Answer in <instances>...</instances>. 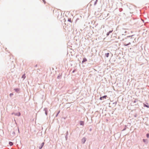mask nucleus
<instances>
[{
  "label": "nucleus",
  "mask_w": 149,
  "mask_h": 149,
  "mask_svg": "<svg viewBox=\"0 0 149 149\" xmlns=\"http://www.w3.org/2000/svg\"><path fill=\"white\" fill-rule=\"evenodd\" d=\"M124 45L126 46L129 45L130 44V42H129V41H128L127 40H125L123 43Z\"/></svg>",
  "instance_id": "1"
},
{
  "label": "nucleus",
  "mask_w": 149,
  "mask_h": 149,
  "mask_svg": "<svg viewBox=\"0 0 149 149\" xmlns=\"http://www.w3.org/2000/svg\"><path fill=\"white\" fill-rule=\"evenodd\" d=\"M107 97V95H104L103 96L100 97V99L101 100H102L103 99V98L106 99V97Z\"/></svg>",
  "instance_id": "2"
},
{
  "label": "nucleus",
  "mask_w": 149,
  "mask_h": 149,
  "mask_svg": "<svg viewBox=\"0 0 149 149\" xmlns=\"http://www.w3.org/2000/svg\"><path fill=\"white\" fill-rule=\"evenodd\" d=\"M44 142L42 143L40 146H39V149H41L44 145Z\"/></svg>",
  "instance_id": "3"
},
{
  "label": "nucleus",
  "mask_w": 149,
  "mask_h": 149,
  "mask_svg": "<svg viewBox=\"0 0 149 149\" xmlns=\"http://www.w3.org/2000/svg\"><path fill=\"white\" fill-rule=\"evenodd\" d=\"M87 61V60L86 59V58H83V61L82 62V63H83Z\"/></svg>",
  "instance_id": "4"
},
{
  "label": "nucleus",
  "mask_w": 149,
  "mask_h": 149,
  "mask_svg": "<svg viewBox=\"0 0 149 149\" xmlns=\"http://www.w3.org/2000/svg\"><path fill=\"white\" fill-rule=\"evenodd\" d=\"M109 53H108L105 54V56L107 57H108L109 56Z\"/></svg>",
  "instance_id": "5"
},
{
  "label": "nucleus",
  "mask_w": 149,
  "mask_h": 149,
  "mask_svg": "<svg viewBox=\"0 0 149 149\" xmlns=\"http://www.w3.org/2000/svg\"><path fill=\"white\" fill-rule=\"evenodd\" d=\"M26 77L25 76V74H24L22 76V78H23L24 79H25Z\"/></svg>",
  "instance_id": "6"
},
{
  "label": "nucleus",
  "mask_w": 149,
  "mask_h": 149,
  "mask_svg": "<svg viewBox=\"0 0 149 149\" xmlns=\"http://www.w3.org/2000/svg\"><path fill=\"white\" fill-rule=\"evenodd\" d=\"M84 124V123L83 121H81L80 122V125H83Z\"/></svg>",
  "instance_id": "7"
},
{
  "label": "nucleus",
  "mask_w": 149,
  "mask_h": 149,
  "mask_svg": "<svg viewBox=\"0 0 149 149\" xmlns=\"http://www.w3.org/2000/svg\"><path fill=\"white\" fill-rule=\"evenodd\" d=\"M13 143L12 142H10L9 143V144L10 146H11L12 145H13Z\"/></svg>",
  "instance_id": "8"
},
{
  "label": "nucleus",
  "mask_w": 149,
  "mask_h": 149,
  "mask_svg": "<svg viewBox=\"0 0 149 149\" xmlns=\"http://www.w3.org/2000/svg\"><path fill=\"white\" fill-rule=\"evenodd\" d=\"M144 107H147V108H149V106L146 105L145 104H144Z\"/></svg>",
  "instance_id": "9"
},
{
  "label": "nucleus",
  "mask_w": 149,
  "mask_h": 149,
  "mask_svg": "<svg viewBox=\"0 0 149 149\" xmlns=\"http://www.w3.org/2000/svg\"><path fill=\"white\" fill-rule=\"evenodd\" d=\"M146 136L148 138L149 137V134H147L146 135Z\"/></svg>",
  "instance_id": "10"
},
{
  "label": "nucleus",
  "mask_w": 149,
  "mask_h": 149,
  "mask_svg": "<svg viewBox=\"0 0 149 149\" xmlns=\"http://www.w3.org/2000/svg\"><path fill=\"white\" fill-rule=\"evenodd\" d=\"M14 90L16 91H19V90L18 89H15Z\"/></svg>",
  "instance_id": "11"
},
{
  "label": "nucleus",
  "mask_w": 149,
  "mask_h": 149,
  "mask_svg": "<svg viewBox=\"0 0 149 149\" xmlns=\"http://www.w3.org/2000/svg\"><path fill=\"white\" fill-rule=\"evenodd\" d=\"M113 31V30H111V31H109L108 32L109 33H111Z\"/></svg>",
  "instance_id": "12"
},
{
  "label": "nucleus",
  "mask_w": 149,
  "mask_h": 149,
  "mask_svg": "<svg viewBox=\"0 0 149 149\" xmlns=\"http://www.w3.org/2000/svg\"><path fill=\"white\" fill-rule=\"evenodd\" d=\"M146 139H143V141L144 142H146Z\"/></svg>",
  "instance_id": "13"
},
{
  "label": "nucleus",
  "mask_w": 149,
  "mask_h": 149,
  "mask_svg": "<svg viewBox=\"0 0 149 149\" xmlns=\"http://www.w3.org/2000/svg\"><path fill=\"white\" fill-rule=\"evenodd\" d=\"M68 21L71 22H72V21H71V19H68Z\"/></svg>",
  "instance_id": "14"
},
{
  "label": "nucleus",
  "mask_w": 149,
  "mask_h": 149,
  "mask_svg": "<svg viewBox=\"0 0 149 149\" xmlns=\"http://www.w3.org/2000/svg\"><path fill=\"white\" fill-rule=\"evenodd\" d=\"M13 95V93H10V96H11L12 95Z\"/></svg>",
  "instance_id": "15"
},
{
  "label": "nucleus",
  "mask_w": 149,
  "mask_h": 149,
  "mask_svg": "<svg viewBox=\"0 0 149 149\" xmlns=\"http://www.w3.org/2000/svg\"><path fill=\"white\" fill-rule=\"evenodd\" d=\"M109 34V32L107 33V36H108Z\"/></svg>",
  "instance_id": "16"
},
{
  "label": "nucleus",
  "mask_w": 149,
  "mask_h": 149,
  "mask_svg": "<svg viewBox=\"0 0 149 149\" xmlns=\"http://www.w3.org/2000/svg\"><path fill=\"white\" fill-rule=\"evenodd\" d=\"M43 2H44V3H45L46 2L45 0H42Z\"/></svg>",
  "instance_id": "17"
},
{
  "label": "nucleus",
  "mask_w": 149,
  "mask_h": 149,
  "mask_svg": "<svg viewBox=\"0 0 149 149\" xmlns=\"http://www.w3.org/2000/svg\"><path fill=\"white\" fill-rule=\"evenodd\" d=\"M83 139H84V143L85 142V138H83Z\"/></svg>",
  "instance_id": "18"
},
{
  "label": "nucleus",
  "mask_w": 149,
  "mask_h": 149,
  "mask_svg": "<svg viewBox=\"0 0 149 149\" xmlns=\"http://www.w3.org/2000/svg\"><path fill=\"white\" fill-rule=\"evenodd\" d=\"M59 14H58L57 15V17H58V16H59Z\"/></svg>",
  "instance_id": "19"
},
{
  "label": "nucleus",
  "mask_w": 149,
  "mask_h": 149,
  "mask_svg": "<svg viewBox=\"0 0 149 149\" xmlns=\"http://www.w3.org/2000/svg\"><path fill=\"white\" fill-rule=\"evenodd\" d=\"M60 14H61V12H60Z\"/></svg>",
  "instance_id": "20"
}]
</instances>
